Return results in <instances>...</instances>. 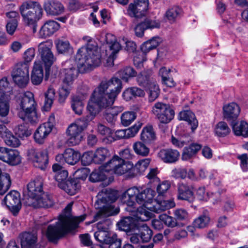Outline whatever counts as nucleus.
<instances>
[{"mask_svg": "<svg viewBox=\"0 0 248 248\" xmlns=\"http://www.w3.org/2000/svg\"><path fill=\"white\" fill-rule=\"evenodd\" d=\"M73 202L69 203L64 208L62 214L59 217L58 221L55 224L48 226L46 236L49 241L55 243L68 232L75 230L78 224L83 221L86 215L73 217L71 214Z\"/></svg>", "mask_w": 248, "mask_h": 248, "instance_id": "1", "label": "nucleus"}, {"mask_svg": "<svg viewBox=\"0 0 248 248\" xmlns=\"http://www.w3.org/2000/svg\"><path fill=\"white\" fill-rule=\"evenodd\" d=\"M122 89L121 80L117 78H112L108 81H102L92 96L100 109H106L113 104Z\"/></svg>", "mask_w": 248, "mask_h": 248, "instance_id": "2", "label": "nucleus"}, {"mask_svg": "<svg viewBox=\"0 0 248 248\" xmlns=\"http://www.w3.org/2000/svg\"><path fill=\"white\" fill-rule=\"evenodd\" d=\"M43 180L37 177L27 185V191L23 194V202L26 206L34 208H48L53 205V202L43 190Z\"/></svg>", "mask_w": 248, "mask_h": 248, "instance_id": "3", "label": "nucleus"}, {"mask_svg": "<svg viewBox=\"0 0 248 248\" xmlns=\"http://www.w3.org/2000/svg\"><path fill=\"white\" fill-rule=\"evenodd\" d=\"M119 212V209L115 208L112 205H107L100 209L95 215L93 222L100 219H104L107 217L117 214ZM109 221L108 219H103V222L99 221L97 224V227L99 231L96 232L94 236L95 239L99 242L105 243L108 246L112 243L120 239L117 237L116 233L109 234L107 230L108 228Z\"/></svg>", "mask_w": 248, "mask_h": 248, "instance_id": "4", "label": "nucleus"}, {"mask_svg": "<svg viewBox=\"0 0 248 248\" xmlns=\"http://www.w3.org/2000/svg\"><path fill=\"white\" fill-rule=\"evenodd\" d=\"M76 59L82 72H87L98 66L101 62V55L96 45L88 44L78 50Z\"/></svg>", "mask_w": 248, "mask_h": 248, "instance_id": "5", "label": "nucleus"}, {"mask_svg": "<svg viewBox=\"0 0 248 248\" xmlns=\"http://www.w3.org/2000/svg\"><path fill=\"white\" fill-rule=\"evenodd\" d=\"M16 111L18 117L26 123L35 124L39 118L35 109V102L33 94L26 92L20 94L17 100Z\"/></svg>", "mask_w": 248, "mask_h": 248, "instance_id": "6", "label": "nucleus"}, {"mask_svg": "<svg viewBox=\"0 0 248 248\" xmlns=\"http://www.w3.org/2000/svg\"><path fill=\"white\" fill-rule=\"evenodd\" d=\"M155 192L151 188H147L141 191L136 187L128 189L121 196L123 203L129 207H132L135 204V201L145 207L153 201Z\"/></svg>", "mask_w": 248, "mask_h": 248, "instance_id": "7", "label": "nucleus"}, {"mask_svg": "<svg viewBox=\"0 0 248 248\" xmlns=\"http://www.w3.org/2000/svg\"><path fill=\"white\" fill-rule=\"evenodd\" d=\"M102 170L105 172H111L118 175L126 174L127 177L135 176L133 172V164L130 162L124 161L118 156H114L103 166Z\"/></svg>", "mask_w": 248, "mask_h": 248, "instance_id": "8", "label": "nucleus"}, {"mask_svg": "<svg viewBox=\"0 0 248 248\" xmlns=\"http://www.w3.org/2000/svg\"><path fill=\"white\" fill-rule=\"evenodd\" d=\"M20 14L24 23L28 25H34L42 17L43 9L37 2H24L19 7Z\"/></svg>", "mask_w": 248, "mask_h": 248, "instance_id": "9", "label": "nucleus"}, {"mask_svg": "<svg viewBox=\"0 0 248 248\" xmlns=\"http://www.w3.org/2000/svg\"><path fill=\"white\" fill-rule=\"evenodd\" d=\"M88 120L80 118L71 124L66 130V134L68 137V142L70 146L78 144L82 139V133L87 127Z\"/></svg>", "mask_w": 248, "mask_h": 248, "instance_id": "10", "label": "nucleus"}, {"mask_svg": "<svg viewBox=\"0 0 248 248\" xmlns=\"http://www.w3.org/2000/svg\"><path fill=\"white\" fill-rule=\"evenodd\" d=\"M152 112L161 124H167L174 118L175 112L168 104L156 102L152 107Z\"/></svg>", "mask_w": 248, "mask_h": 248, "instance_id": "11", "label": "nucleus"}, {"mask_svg": "<svg viewBox=\"0 0 248 248\" xmlns=\"http://www.w3.org/2000/svg\"><path fill=\"white\" fill-rule=\"evenodd\" d=\"M53 46L51 41H46L40 43L38 46V52L42 61L41 64L44 65L46 74L49 73V68L56 60L51 51Z\"/></svg>", "mask_w": 248, "mask_h": 248, "instance_id": "12", "label": "nucleus"}, {"mask_svg": "<svg viewBox=\"0 0 248 248\" xmlns=\"http://www.w3.org/2000/svg\"><path fill=\"white\" fill-rule=\"evenodd\" d=\"M0 92L1 93L0 98V116L5 117L9 113V101L12 95V89L9 86V83L6 78L0 80Z\"/></svg>", "mask_w": 248, "mask_h": 248, "instance_id": "13", "label": "nucleus"}, {"mask_svg": "<svg viewBox=\"0 0 248 248\" xmlns=\"http://www.w3.org/2000/svg\"><path fill=\"white\" fill-rule=\"evenodd\" d=\"M12 76L14 82L19 87H26L29 82L28 64L25 62L17 63L13 69Z\"/></svg>", "mask_w": 248, "mask_h": 248, "instance_id": "14", "label": "nucleus"}, {"mask_svg": "<svg viewBox=\"0 0 248 248\" xmlns=\"http://www.w3.org/2000/svg\"><path fill=\"white\" fill-rule=\"evenodd\" d=\"M148 7V0H134L128 5L127 14L131 17L141 18L146 16Z\"/></svg>", "mask_w": 248, "mask_h": 248, "instance_id": "15", "label": "nucleus"}, {"mask_svg": "<svg viewBox=\"0 0 248 248\" xmlns=\"http://www.w3.org/2000/svg\"><path fill=\"white\" fill-rule=\"evenodd\" d=\"M28 155L29 159L31 160L33 165L36 167L44 169L48 163L47 151L43 150L40 152H37L34 149L29 151Z\"/></svg>", "mask_w": 248, "mask_h": 248, "instance_id": "16", "label": "nucleus"}, {"mask_svg": "<svg viewBox=\"0 0 248 248\" xmlns=\"http://www.w3.org/2000/svg\"><path fill=\"white\" fill-rule=\"evenodd\" d=\"M4 202L14 215L18 213L21 207L19 193L15 190L10 191L5 197Z\"/></svg>", "mask_w": 248, "mask_h": 248, "instance_id": "17", "label": "nucleus"}, {"mask_svg": "<svg viewBox=\"0 0 248 248\" xmlns=\"http://www.w3.org/2000/svg\"><path fill=\"white\" fill-rule=\"evenodd\" d=\"M194 187L192 185L179 183L177 185L178 199L193 202L195 200Z\"/></svg>", "mask_w": 248, "mask_h": 248, "instance_id": "18", "label": "nucleus"}, {"mask_svg": "<svg viewBox=\"0 0 248 248\" xmlns=\"http://www.w3.org/2000/svg\"><path fill=\"white\" fill-rule=\"evenodd\" d=\"M22 248H44L41 245H35L37 241L36 232H23L18 236Z\"/></svg>", "mask_w": 248, "mask_h": 248, "instance_id": "19", "label": "nucleus"}, {"mask_svg": "<svg viewBox=\"0 0 248 248\" xmlns=\"http://www.w3.org/2000/svg\"><path fill=\"white\" fill-rule=\"evenodd\" d=\"M80 158V154L71 148L66 149L63 154L56 156V160L60 163H67L70 165H74Z\"/></svg>", "mask_w": 248, "mask_h": 248, "instance_id": "20", "label": "nucleus"}, {"mask_svg": "<svg viewBox=\"0 0 248 248\" xmlns=\"http://www.w3.org/2000/svg\"><path fill=\"white\" fill-rule=\"evenodd\" d=\"M60 24L52 20L46 21L41 27L38 32V37L40 38L48 37L56 32L60 28Z\"/></svg>", "mask_w": 248, "mask_h": 248, "instance_id": "21", "label": "nucleus"}, {"mask_svg": "<svg viewBox=\"0 0 248 248\" xmlns=\"http://www.w3.org/2000/svg\"><path fill=\"white\" fill-rule=\"evenodd\" d=\"M43 6L46 13L51 16H58L64 11L63 4L57 0H46L44 2Z\"/></svg>", "mask_w": 248, "mask_h": 248, "instance_id": "22", "label": "nucleus"}, {"mask_svg": "<svg viewBox=\"0 0 248 248\" xmlns=\"http://www.w3.org/2000/svg\"><path fill=\"white\" fill-rule=\"evenodd\" d=\"M153 203L151 205L149 203L146 207L147 209L155 213H160L167 209L174 207L175 203L173 200H164L158 201L157 200H153L151 203Z\"/></svg>", "mask_w": 248, "mask_h": 248, "instance_id": "23", "label": "nucleus"}, {"mask_svg": "<svg viewBox=\"0 0 248 248\" xmlns=\"http://www.w3.org/2000/svg\"><path fill=\"white\" fill-rule=\"evenodd\" d=\"M139 224L135 218L131 217L123 218L117 224L120 230L124 231L127 233L131 232H136Z\"/></svg>", "mask_w": 248, "mask_h": 248, "instance_id": "24", "label": "nucleus"}, {"mask_svg": "<svg viewBox=\"0 0 248 248\" xmlns=\"http://www.w3.org/2000/svg\"><path fill=\"white\" fill-rule=\"evenodd\" d=\"M179 156V152L172 149H161L157 153L158 157L163 162L167 163L176 162L178 160Z\"/></svg>", "mask_w": 248, "mask_h": 248, "instance_id": "25", "label": "nucleus"}, {"mask_svg": "<svg viewBox=\"0 0 248 248\" xmlns=\"http://www.w3.org/2000/svg\"><path fill=\"white\" fill-rule=\"evenodd\" d=\"M52 131V125L49 123H44L40 125L34 134V139L39 144H43Z\"/></svg>", "mask_w": 248, "mask_h": 248, "instance_id": "26", "label": "nucleus"}, {"mask_svg": "<svg viewBox=\"0 0 248 248\" xmlns=\"http://www.w3.org/2000/svg\"><path fill=\"white\" fill-rule=\"evenodd\" d=\"M142 125V124L138 122L131 127L127 129L118 130L113 132L114 140L123 139L133 137L138 133Z\"/></svg>", "mask_w": 248, "mask_h": 248, "instance_id": "27", "label": "nucleus"}, {"mask_svg": "<svg viewBox=\"0 0 248 248\" xmlns=\"http://www.w3.org/2000/svg\"><path fill=\"white\" fill-rule=\"evenodd\" d=\"M223 116L228 121L236 119L240 112L239 106L235 103H231L223 107Z\"/></svg>", "mask_w": 248, "mask_h": 248, "instance_id": "28", "label": "nucleus"}, {"mask_svg": "<svg viewBox=\"0 0 248 248\" xmlns=\"http://www.w3.org/2000/svg\"><path fill=\"white\" fill-rule=\"evenodd\" d=\"M43 78V66L39 60L36 61L34 62L33 69L31 75V82L34 85H39L42 82Z\"/></svg>", "mask_w": 248, "mask_h": 248, "instance_id": "29", "label": "nucleus"}, {"mask_svg": "<svg viewBox=\"0 0 248 248\" xmlns=\"http://www.w3.org/2000/svg\"><path fill=\"white\" fill-rule=\"evenodd\" d=\"M117 192L111 189L105 188L100 191L97 195V201L102 202H113L117 199Z\"/></svg>", "mask_w": 248, "mask_h": 248, "instance_id": "30", "label": "nucleus"}, {"mask_svg": "<svg viewBox=\"0 0 248 248\" xmlns=\"http://www.w3.org/2000/svg\"><path fill=\"white\" fill-rule=\"evenodd\" d=\"M85 96L83 94H77L71 97V105L73 110L78 115H81L84 108V100Z\"/></svg>", "mask_w": 248, "mask_h": 248, "instance_id": "31", "label": "nucleus"}, {"mask_svg": "<svg viewBox=\"0 0 248 248\" xmlns=\"http://www.w3.org/2000/svg\"><path fill=\"white\" fill-rule=\"evenodd\" d=\"M180 120L186 121L191 125V129L193 132L197 128L198 122L196 119L194 114L190 110L181 111L178 115Z\"/></svg>", "mask_w": 248, "mask_h": 248, "instance_id": "32", "label": "nucleus"}, {"mask_svg": "<svg viewBox=\"0 0 248 248\" xmlns=\"http://www.w3.org/2000/svg\"><path fill=\"white\" fill-rule=\"evenodd\" d=\"M62 83L64 85L72 86L74 81L77 78L78 71L76 67H72L65 69Z\"/></svg>", "mask_w": 248, "mask_h": 248, "instance_id": "33", "label": "nucleus"}, {"mask_svg": "<svg viewBox=\"0 0 248 248\" xmlns=\"http://www.w3.org/2000/svg\"><path fill=\"white\" fill-rule=\"evenodd\" d=\"M202 147V145L198 143H192L188 147H186L182 154V160L186 161L192 158L201 150Z\"/></svg>", "mask_w": 248, "mask_h": 248, "instance_id": "34", "label": "nucleus"}, {"mask_svg": "<svg viewBox=\"0 0 248 248\" xmlns=\"http://www.w3.org/2000/svg\"><path fill=\"white\" fill-rule=\"evenodd\" d=\"M216 194L206 191L204 186H200L196 191V195L199 200L207 201L211 200L214 203H217L218 201L214 198Z\"/></svg>", "mask_w": 248, "mask_h": 248, "instance_id": "35", "label": "nucleus"}, {"mask_svg": "<svg viewBox=\"0 0 248 248\" xmlns=\"http://www.w3.org/2000/svg\"><path fill=\"white\" fill-rule=\"evenodd\" d=\"M232 130L236 136H242L244 137H248V124L242 121L232 124Z\"/></svg>", "mask_w": 248, "mask_h": 248, "instance_id": "36", "label": "nucleus"}, {"mask_svg": "<svg viewBox=\"0 0 248 248\" xmlns=\"http://www.w3.org/2000/svg\"><path fill=\"white\" fill-rule=\"evenodd\" d=\"M211 221V218L208 214L204 213L196 218L192 223L195 228L203 229L207 227Z\"/></svg>", "mask_w": 248, "mask_h": 248, "instance_id": "37", "label": "nucleus"}, {"mask_svg": "<svg viewBox=\"0 0 248 248\" xmlns=\"http://www.w3.org/2000/svg\"><path fill=\"white\" fill-rule=\"evenodd\" d=\"M144 91L137 87H131L126 89L123 93V97L126 101H129L133 97L137 96H143Z\"/></svg>", "mask_w": 248, "mask_h": 248, "instance_id": "38", "label": "nucleus"}, {"mask_svg": "<svg viewBox=\"0 0 248 248\" xmlns=\"http://www.w3.org/2000/svg\"><path fill=\"white\" fill-rule=\"evenodd\" d=\"M137 231L143 242H148L152 238V231L145 223H139Z\"/></svg>", "mask_w": 248, "mask_h": 248, "instance_id": "39", "label": "nucleus"}, {"mask_svg": "<svg viewBox=\"0 0 248 248\" xmlns=\"http://www.w3.org/2000/svg\"><path fill=\"white\" fill-rule=\"evenodd\" d=\"M106 41L109 45L111 53L115 55L120 51L121 46L116 40L115 36L110 33H108L106 35Z\"/></svg>", "mask_w": 248, "mask_h": 248, "instance_id": "40", "label": "nucleus"}, {"mask_svg": "<svg viewBox=\"0 0 248 248\" xmlns=\"http://www.w3.org/2000/svg\"><path fill=\"white\" fill-rule=\"evenodd\" d=\"M214 132L217 137H224L230 133L231 129L226 123L221 121L215 126Z\"/></svg>", "mask_w": 248, "mask_h": 248, "instance_id": "41", "label": "nucleus"}, {"mask_svg": "<svg viewBox=\"0 0 248 248\" xmlns=\"http://www.w3.org/2000/svg\"><path fill=\"white\" fill-rule=\"evenodd\" d=\"M11 185L10 175L7 173L2 174L0 169V194H4L9 189Z\"/></svg>", "mask_w": 248, "mask_h": 248, "instance_id": "42", "label": "nucleus"}, {"mask_svg": "<svg viewBox=\"0 0 248 248\" xmlns=\"http://www.w3.org/2000/svg\"><path fill=\"white\" fill-rule=\"evenodd\" d=\"M93 155L94 163L95 164H101L109 156L110 154L107 148L101 147L97 148L95 150L94 153H93Z\"/></svg>", "mask_w": 248, "mask_h": 248, "instance_id": "43", "label": "nucleus"}, {"mask_svg": "<svg viewBox=\"0 0 248 248\" xmlns=\"http://www.w3.org/2000/svg\"><path fill=\"white\" fill-rule=\"evenodd\" d=\"M7 155V159L5 162L12 166L17 165L20 163L21 156L16 150L9 149Z\"/></svg>", "mask_w": 248, "mask_h": 248, "instance_id": "44", "label": "nucleus"}, {"mask_svg": "<svg viewBox=\"0 0 248 248\" xmlns=\"http://www.w3.org/2000/svg\"><path fill=\"white\" fill-rule=\"evenodd\" d=\"M161 41V40L159 37H155L144 43L141 46V50L142 53H147L151 50L156 48Z\"/></svg>", "mask_w": 248, "mask_h": 248, "instance_id": "45", "label": "nucleus"}, {"mask_svg": "<svg viewBox=\"0 0 248 248\" xmlns=\"http://www.w3.org/2000/svg\"><path fill=\"white\" fill-rule=\"evenodd\" d=\"M155 135L153 127L151 125L143 128L140 135V139L145 142H150L154 140Z\"/></svg>", "mask_w": 248, "mask_h": 248, "instance_id": "46", "label": "nucleus"}, {"mask_svg": "<svg viewBox=\"0 0 248 248\" xmlns=\"http://www.w3.org/2000/svg\"><path fill=\"white\" fill-rule=\"evenodd\" d=\"M97 130L98 132L105 136L103 141L106 143H110L114 141L113 132L109 128L105 125L99 124L98 125Z\"/></svg>", "mask_w": 248, "mask_h": 248, "instance_id": "47", "label": "nucleus"}, {"mask_svg": "<svg viewBox=\"0 0 248 248\" xmlns=\"http://www.w3.org/2000/svg\"><path fill=\"white\" fill-rule=\"evenodd\" d=\"M59 187L69 195H73L76 193L78 185L74 180H67L65 183H60Z\"/></svg>", "mask_w": 248, "mask_h": 248, "instance_id": "48", "label": "nucleus"}, {"mask_svg": "<svg viewBox=\"0 0 248 248\" xmlns=\"http://www.w3.org/2000/svg\"><path fill=\"white\" fill-rule=\"evenodd\" d=\"M58 52L60 54H65L69 52L72 47L68 40L58 39L55 41Z\"/></svg>", "mask_w": 248, "mask_h": 248, "instance_id": "49", "label": "nucleus"}, {"mask_svg": "<svg viewBox=\"0 0 248 248\" xmlns=\"http://www.w3.org/2000/svg\"><path fill=\"white\" fill-rule=\"evenodd\" d=\"M99 109H100V108L96 105V102L94 100L93 97L92 96L87 106V110L90 116H87L86 117H84L83 118L87 119L88 120V123H89V121L92 120L95 115L99 112Z\"/></svg>", "mask_w": 248, "mask_h": 248, "instance_id": "50", "label": "nucleus"}, {"mask_svg": "<svg viewBox=\"0 0 248 248\" xmlns=\"http://www.w3.org/2000/svg\"><path fill=\"white\" fill-rule=\"evenodd\" d=\"M152 217V213L144 208H139L136 213L135 219L138 223L139 221L142 222L148 221Z\"/></svg>", "mask_w": 248, "mask_h": 248, "instance_id": "51", "label": "nucleus"}, {"mask_svg": "<svg viewBox=\"0 0 248 248\" xmlns=\"http://www.w3.org/2000/svg\"><path fill=\"white\" fill-rule=\"evenodd\" d=\"M120 77L124 80L127 81L128 79L135 77L136 71L130 66H126L118 72Z\"/></svg>", "mask_w": 248, "mask_h": 248, "instance_id": "52", "label": "nucleus"}, {"mask_svg": "<svg viewBox=\"0 0 248 248\" xmlns=\"http://www.w3.org/2000/svg\"><path fill=\"white\" fill-rule=\"evenodd\" d=\"M150 162L151 159L148 158L139 160L135 166H133V172H135V176L138 173H142L145 171L148 167Z\"/></svg>", "mask_w": 248, "mask_h": 248, "instance_id": "53", "label": "nucleus"}, {"mask_svg": "<svg viewBox=\"0 0 248 248\" xmlns=\"http://www.w3.org/2000/svg\"><path fill=\"white\" fill-rule=\"evenodd\" d=\"M133 148L137 155L143 156L148 155L150 151L149 148L140 141L135 142L133 145Z\"/></svg>", "mask_w": 248, "mask_h": 248, "instance_id": "54", "label": "nucleus"}, {"mask_svg": "<svg viewBox=\"0 0 248 248\" xmlns=\"http://www.w3.org/2000/svg\"><path fill=\"white\" fill-rule=\"evenodd\" d=\"M55 95V90L49 87L45 93V101L44 108L46 110H48L51 108Z\"/></svg>", "mask_w": 248, "mask_h": 248, "instance_id": "55", "label": "nucleus"}, {"mask_svg": "<svg viewBox=\"0 0 248 248\" xmlns=\"http://www.w3.org/2000/svg\"><path fill=\"white\" fill-rule=\"evenodd\" d=\"M150 71L149 74H147L145 71H142L138 75L137 80L139 84L144 87L149 86L150 82H152L153 80L150 77Z\"/></svg>", "mask_w": 248, "mask_h": 248, "instance_id": "56", "label": "nucleus"}, {"mask_svg": "<svg viewBox=\"0 0 248 248\" xmlns=\"http://www.w3.org/2000/svg\"><path fill=\"white\" fill-rule=\"evenodd\" d=\"M149 86L146 87L149 90V99L150 101H154L157 98L159 93L158 86L154 81L150 82Z\"/></svg>", "mask_w": 248, "mask_h": 248, "instance_id": "57", "label": "nucleus"}, {"mask_svg": "<svg viewBox=\"0 0 248 248\" xmlns=\"http://www.w3.org/2000/svg\"><path fill=\"white\" fill-rule=\"evenodd\" d=\"M136 114L133 111H126L123 113L121 117V123L124 126L130 125L136 119Z\"/></svg>", "mask_w": 248, "mask_h": 248, "instance_id": "58", "label": "nucleus"}, {"mask_svg": "<svg viewBox=\"0 0 248 248\" xmlns=\"http://www.w3.org/2000/svg\"><path fill=\"white\" fill-rule=\"evenodd\" d=\"M159 219L169 227L174 228L178 225V222L175 217L166 214L159 215Z\"/></svg>", "mask_w": 248, "mask_h": 248, "instance_id": "59", "label": "nucleus"}, {"mask_svg": "<svg viewBox=\"0 0 248 248\" xmlns=\"http://www.w3.org/2000/svg\"><path fill=\"white\" fill-rule=\"evenodd\" d=\"M5 143L8 146L12 147H17L20 144L19 140L11 132L3 139Z\"/></svg>", "mask_w": 248, "mask_h": 248, "instance_id": "60", "label": "nucleus"}, {"mask_svg": "<svg viewBox=\"0 0 248 248\" xmlns=\"http://www.w3.org/2000/svg\"><path fill=\"white\" fill-rule=\"evenodd\" d=\"M181 12V9L178 6H173L169 9L166 12V17L170 21H174Z\"/></svg>", "mask_w": 248, "mask_h": 248, "instance_id": "61", "label": "nucleus"}, {"mask_svg": "<svg viewBox=\"0 0 248 248\" xmlns=\"http://www.w3.org/2000/svg\"><path fill=\"white\" fill-rule=\"evenodd\" d=\"M71 88L72 86L65 85L62 83V85L59 91V101L60 103L64 102L70 93Z\"/></svg>", "mask_w": 248, "mask_h": 248, "instance_id": "62", "label": "nucleus"}, {"mask_svg": "<svg viewBox=\"0 0 248 248\" xmlns=\"http://www.w3.org/2000/svg\"><path fill=\"white\" fill-rule=\"evenodd\" d=\"M171 186L169 181H163L160 182L156 186V192L158 196H163L170 188Z\"/></svg>", "mask_w": 248, "mask_h": 248, "instance_id": "63", "label": "nucleus"}, {"mask_svg": "<svg viewBox=\"0 0 248 248\" xmlns=\"http://www.w3.org/2000/svg\"><path fill=\"white\" fill-rule=\"evenodd\" d=\"M174 216L176 220L180 221L186 220L189 218V214L184 209H177L174 211Z\"/></svg>", "mask_w": 248, "mask_h": 248, "instance_id": "64", "label": "nucleus"}]
</instances>
